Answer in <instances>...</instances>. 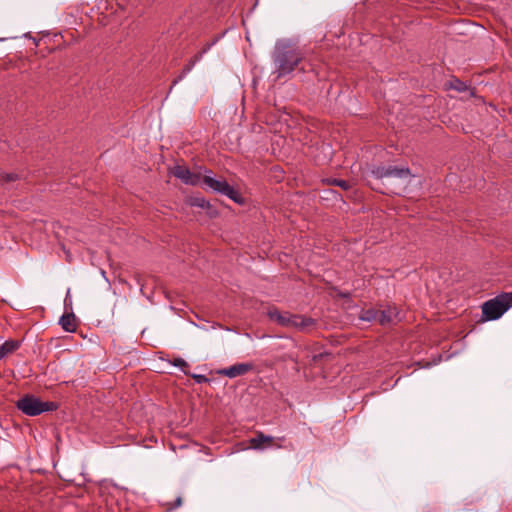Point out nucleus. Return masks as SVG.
Listing matches in <instances>:
<instances>
[{"mask_svg": "<svg viewBox=\"0 0 512 512\" xmlns=\"http://www.w3.org/2000/svg\"><path fill=\"white\" fill-rule=\"evenodd\" d=\"M411 176L408 167L374 166L369 171V177L376 181L370 184L372 189L383 194H400Z\"/></svg>", "mask_w": 512, "mask_h": 512, "instance_id": "obj_1", "label": "nucleus"}, {"mask_svg": "<svg viewBox=\"0 0 512 512\" xmlns=\"http://www.w3.org/2000/svg\"><path fill=\"white\" fill-rule=\"evenodd\" d=\"M277 78L291 74L303 59L302 52L289 40H278L272 54Z\"/></svg>", "mask_w": 512, "mask_h": 512, "instance_id": "obj_2", "label": "nucleus"}, {"mask_svg": "<svg viewBox=\"0 0 512 512\" xmlns=\"http://www.w3.org/2000/svg\"><path fill=\"white\" fill-rule=\"evenodd\" d=\"M512 307V291L504 292L482 304V315L485 321L499 319Z\"/></svg>", "mask_w": 512, "mask_h": 512, "instance_id": "obj_3", "label": "nucleus"}, {"mask_svg": "<svg viewBox=\"0 0 512 512\" xmlns=\"http://www.w3.org/2000/svg\"><path fill=\"white\" fill-rule=\"evenodd\" d=\"M16 407L28 416H37L43 412L54 411L58 408L55 402L41 401L38 397L26 394L16 402Z\"/></svg>", "mask_w": 512, "mask_h": 512, "instance_id": "obj_4", "label": "nucleus"}, {"mask_svg": "<svg viewBox=\"0 0 512 512\" xmlns=\"http://www.w3.org/2000/svg\"><path fill=\"white\" fill-rule=\"evenodd\" d=\"M201 183L215 193L227 196L235 203H242V196L224 179H216L212 176L211 170H205Z\"/></svg>", "mask_w": 512, "mask_h": 512, "instance_id": "obj_5", "label": "nucleus"}, {"mask_svg": "<svg viewBox=\"0 0 512 512\" xmlns=\"http://www.w3.org/2000/svg\"><path fill=\"white\" fill-rule=\"evenodd\" d=\"M173 175L180 179L184 184L198 186L201 184L202 177L200 173H192L188 167L176 165L172 171Z\"/></svg>", "mask_w": 512, "mask_h": 512, "instance_id": "obj_6", "label": "nucleus"}, {"mask_svg": "<svg viewBox=\"0 0 512 512\" xmlns=\"http://www.w3.org/2000/svg\"><path fill=\"white\" fill-rule=\"evenodd\" d=\"M268 316L272 321H275L277 324L286 327L292 328L295 325L296 314H291L288 312L281 313L277 309L269 310Z\"/></svg>", "mask_w": 512, "mask_h": 512, "instance_id": "obj_7", "label": "nucleus"}, {"mask_svg": "<svg viewBox=\"0 0 512 512\" xmlns=\"http://www.w3.org/2000/svg\"><path fill=\"white\" fill-rule=\"evenodd\" d=\"M253 370V365L250 363H237L228 368H224L218 371L219 374L225 375L229 378H235L240 375H244L247 372Z\"/></svg>", "mask_w": 512, "mask_h": 512, "instance_id": "obj_8", "label": "nucleus"}, {"mask_svg": "<svg viewBox=\"0 0 512 512\" xmlns=\"http://www.w3.org/2000/svg\"><path fill=\"white\" fill-rule=\"evenodd\" d=\"M21 342L19 340L9 339L0 345V359L6 358L19 349Z\"/></svg>", "mask_w": 512, "mask_h": 512, "instance_id": "obj_9", "label": "nucleus"}, {"mask_svg": "<svg viewBox=\"0 0 512 512\" xmlns=\"http://www.w3.org/2000/svg\"><path fill=\"white\" fill-rule=\"evenodd\" d=\"M397 315L395 307L388 306L382 311H378L377 322L383 326L388 325L392 322L393 318Z\"/></svg>", "mask_w": 512, "mask_h": 512, "instance_id": "obj_10", "label": "nucleus"}, {"mask_svg": "<svg viewBox=\"0 0 512 512\" xmlns=\"http://www.w3.org/2000/svg\"><path fill=\"white\" fill-rule=\"evenodd\" d=\"M59 324L66 332H74L76 330L75 315L73 313L62 315Z\"/></svg>", "mask_w": 512, "mask_h": 512, "instance_id": "obj_11", "label": "nucleus"}, {"mask_svg": "<svg viewBox=\"0 0 512 512\" xmlns=\"http://www.w3.org/2000/svg\"><path fill=\"white\" fill-rule=\"evenodd\" d=\"M273 440L272 436L265 435L262 432L256 434L255 437L250 439V445L254 449H263L265 443H271Z\"/></svg>", "mask_w": 512, "mask_h": 512, "instance_id": "obj_12", "label": "nucleus"}, {"mask_svg": "<svg viewBox=\"0 0 512 512\" xmlns=\"http://www.w3.org/2000/svg\"><path fill=\"white\" fill-rule=\"evenodd\" d=\"M207 51V49L202 50L198 54H196L189 62L186 64L178 76L177 79L174 80L173 84H176L178 81L182 80L194 67V65L202 58L203 54Z\"/></svg>", "mask_w": 512, "mask_h": 512, "instance_id": "obj_13", "label": "nucleus"}, {"mask_svg": "<svg viewBox=\"0 0 512 512\" xmlns=\"http://www.w3.org/2000/svg\"><path fill=\"white\" fill-rule=\"evenodd\" d=\"M207 51V49L202 50L198 54H196L189 62L186 64L178 76L177 79L174 80L173 84H176L178 81L182 80L194 67V65L202 58L203 54Z\"/></svg>", "mask_w": 512, "mask_h": 512, "instance_id": "obj_14", "label": "nucleus"}, {"mask_svg": "<svg viewBox=\"0 0 512 512\" xmlns=\"http://www.w3.org/2000/svg\"><path fill=\"white\" fill-rule=\"evenodd\" d=\"M314 324V319L302 315H297L295 318V325H293L292 328L298 329L300 331H305L307 328L313 326Z\"/></svg>", "mask_w": 512, "mask_h": 512, "instance_id": "obj_15", "label": "nucleus"}, {"mask_svg": "<svg viewBox=\"0 0 512 512\" xmlns=\"http://www.w3.org/2000/svg\"><path fill=\"white\" fill-rule=\"evenodd\" d=\"M378 310L374 308L363 309L359 314V319L366 322H377Z\"/></svg>", "mask_w": 512, "mask_h": 512, "instance_id": "obj_16", "label": "nucleus"}, {"mask_svg": "<svg viewBox=\"0 0 512 512\" xmlns=\"http://www.w3.org/2000/svg\"><path fill=\"white\" fill-rule=\"evenodd\" d=\"M327 182L329 184L339 186L343 190H349L351 188L350 183L346 180L333 178V179H328Z\"/></svg>", "mask_w": 512, "mask_h": 512, "instance_id": "obj_17", "label": "nucleus"}, {"mask_svg": "<svg viewBox=\"0 0 512 512\" xmlns=\"http://www.w3.org/2000/svg\"><path fill=\"white\" fill-rule=\"evenodd\" d=\"M450 88L458 92H464L467 89V85L459 79H453L450 81Z\"/></svg>", "mask_w": 512, "mask_h": 512, "instance_id": "obj_18", "label": "nucleus"}, {"mask_svg": "<svg viewBox=\"0 0 512 512\" xmlns=\"http://www.w3.org/2000/svg\"><path fill=\"white\" fill-rule=\"evenodd\" d=\"M191 206L206 208L209 206V203L203 197H192L190 199Z\"/></svg>", "mask_w": 512, "mask_h": 512, "instance_id": "obj_19", "label": "nucleus"}, {"mask_svg": "<svg viewBox=\"0 0 512 512\" xmlns=\"http://www.w3.org/2000/svg\"><path fill=\"white\" fill-rule=\"evenodd\" d=\"M18 179V175L15 173H2L0 174V181L12 182Z\"/></svg>", "mask_w": 512, "mask_h": 512, "instance_id": "obj_20", "label": "nucleus"}, {"mask_svg": "<svg viewBox=\"0 0 512 512\" xmlns=\"http://www.w3.org/2000/svg\"><path fill=\"white\" fill-rule=\"evenodd\" d=\"M172 364H173V366H175V367H179V368H181V370H182L185 374L187 373V372H186V370H185V368H187V367H188V364H187V363H186V361H185V360H183L182 358H176V359H174V361H173V363H172Z\"/></svg>", "mask_w": 512, "mask_h": 512, "instance_id": "obj_21", "label": "nucleus"}, {"mask_svg": "<svg viewBox=\"0 0 512 512\" xmlns=\"http://www.w3.org/2000/svg\"><path fill=\"white\" fill-rule=\"evenodd\" d=\"M192 377L197 381V383L207 382L209 381L208 378H206L204 375H192Z\"/></svg>", "mask_w": 512, "mask_h": 512, "instance_id": "obj_22", "label": "nucleus"}, {"mask_svg": "<svg viewBox=\"0 0 512 512\" xmlns=\"http://www.w3.org/2000/svg\"><path fill=\"white\" fill-rule=\"evenodd\" d=\"M71 303H72V300L70 297V289H68L66 297H65V305H68V304L71 305Z\"/></svg>", "mask_w": 512, "mask_h": 512, "instance_id": "obj_23", "label": "nucleus"}, {"mask_svg": "<svg viewBox=\"0 0 512 512\" xmlns=\"http://www.w3.org/2000/svg\"><path fill=\"white\" fill-rule=\"evenodd\" d=\"M181 504H182V499H181V497H178V498L175 500V503H174V506H173V507H174V508H176V507H180V506H181Z\"/></svg>", "mask_w": 512, "mask_h": 512, "instance_id": "obj_24", "label": "nucleus"}, {"mask_svg": "<svg viewBox=\"0 0 512 512\" xmlns=\"http://www.w3.org/2000/svg\"><path fill=\"white\" fill-rule=\"evenodd\" d=\"M400 379H401L400 377H399V378H397V379L395 380V383H394V384H398V382L400 381Z\"/></svg>", "mask_w": 512, "mask_h": 512, "instance_id": "obj_25", "label": "nucleus"}]
</instances>
